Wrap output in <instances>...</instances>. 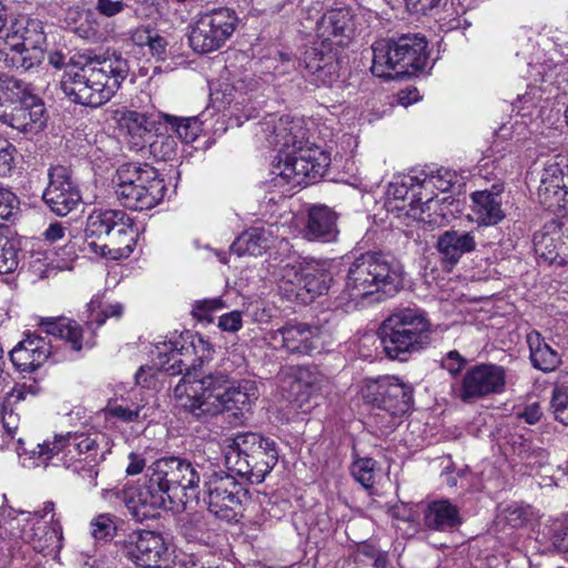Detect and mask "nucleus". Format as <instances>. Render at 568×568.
<instances>
[{"mask_svg":"<svg viewBox=\"0 0 568 568\" xmlns=\"http://www.w3.org/2000/svg\"><path fill=\"white\" fill-rule=\"evenodd\" d=\"M267 143L277 149L271 171L270 187L286 197L293 189L321 179L331 164V156L307 140L304 120L291 115H268L258 123Z\"/></svg>","mask_w":568,"mask_h":568,"instance_id":"obj_1","label":"nucleus"},{"mask_svg":"<svg viewBox=\"0 0 568 568\" xmlns=\"http://www.w3.org/2000/svg\"><path fill=\"white\" fill-rule=\"evenodd\" d=\"M204 474L205 464L175 456L159 458L148 467L143 485L123 493V501L139 521L154 518L161 509H184L197 497Z\"/></svg>","mask_w":568,"mask_h":568,"instance_id":"obj_2","label":"nucleus"},{"mask_svg":"<svg viewBox=\"0 0 568 568\" xmlns=\"http://www.w3.org/2000/svg\"><path fill=\"white\" fill-rule=\"evenodd\" d=\"M258 396L256 382L244 379L229 386V376L221 372L204 375L202 382L174 387L178 406L199 419L232 409L244 415Z\"/></svg>","mask_w":568,"mask_h":568,"instance_id":"obj_3","label":"nucleus"},{"mask_svg":"<svg viewBox=\"0 0 568 568\" xmlns=\"http://www.w3.org/2000/svg\"><path fill=\"white\" fill-rule=\"evenodd\" d=\"M128 74V61L116 52L89 55L81 68L64 72L61 90L72 102L98 108L116 93Z\"/></svg>","mask_w":568,"mask_h":568,"instance_id":"obj_4","label":"nucleus"},{"mask_svg":"<svg viewBox=\"0 0 568 568\" xmlns=\"http://www.w3.org/2000/svg\"><path fill=\"white\" fill-rule=\"evenodd\" d=\"M138 229L122 210H94L87 219L84 244L90 252L118 260L134 250Z\"/></svg>","mask_w":568,"mask_h":568,"instance_id":"obj_5","label":"nucleus"},{"mask_svg":"<svg viewBox=\"0 0 568 568\" xmlns=\"http://www.w3.org/2000/svg\"><path fill=\"white\" fill-rule=\"evenodd\" d=\"M427 41L418 34L374 42L372 73L379 78L403 79L422 72L428 62Z\"/></svg>","mask_w":568,"mask_h":568,"instance_id":"obj_6","label":"nucleus"},{"mask_svg":"<svg viewBox=\"0 0 568 568\" xmlns=\"http://www.w3.org/2000/svg\"><path fill=\"white\" fill-rule=\"evenodd\" d=\"M366 403L373 412L369 424L383 435L392 433L413 404V388L394 376L367 378L362 388Z\"/></svg>","mask_w":568,"mask_h":568,"instance_id":"obj_7","label":"nucleus"},{"mask_svg":"<svg viewBox=\"0 0 568 568\" xmlns=\"http://www.w3.org/2000/svg\"><path fill=\"white\" fill-rule=\"evenodd\" d=\"M277 460L275 442L252 432L234 435L225 455V464L231 471L255 484L264 480Z\"/></svg>","mask_w":568,"mask_h":568,"instance_id":"obj_8","label":"nucleus"},{"mask_svg":"<svg viewBox=\"0 0 568 568\" xmlns=\"http://www.w3.org/2000/svg\"><path fill=\"white\" fill-rule=\"evenodd\" d=\"M400 270L379 254L366 253L349 266L345 291L357 303L382 292L393 295L402 285Z\"/></svg>","mask_w":568,"mask_h":568,"instance_id":"obj_9","label":"nucleus"},{"mask_svg":"<svg viewBox=\"0 0 568 568\" xmlns=\"http://www.w3.org/2000/svg\"><path fill=\"white\" fill-rule=\"evenodd\" d=\"M203 500L216 518L237 523L251 503L250 491L235 477L213 464H205Z\"/></svg>","mask_w":568,"mask_h":568,"instance_id":"obj_10","label":"nucleus"},{"mask_svg":"<svg viewBox=\"0 0 568 568\" xmlns=\"http://www.w3.org/2000/svg\"><path fill=\"white\" fill-rule=\"evenodd\" d=\"M282 396L301 413H310L316 405L325 377L316 369L285 366L276 375Z\"/></svg>","mask_w":568,"mask_h":568,"instance_id":"obj_11","label":"nucleus"},{"mask_svg":"<svg viewBox=\"0 0 568 568\" xmlns=\"http://www.w3.org/2000/svg\"><path fill=\"white\" fill-rule=\"evenodd\" d=\"M239 23L236 12L217 8L201 14L189 33L191 48L199 53H209L222 48L232 37Z\"/></svg>","mask_w":568,"mask_h":568,"instance_id":"obj_12","label":"nucleus"},{"mask_svg":"<svg viewBox=\"0 0 568 568\" xmlns=\"http://www.w3.org/2000/svg\"><path fill=\"white\" fill-rule=\"evenodd\" d=\"M103 436L100 435H85V434H68L55 438L53 443H43L37 445V450L32 449L34 456L43 457L49 460L54 456L62 454L60 460L64 464V458L71 456L72 459L81 458L83 462H103L105 458V445ZM19 454H27L29 450L23 447L24 443L21 438L18 439Z\"/></svg>","mask_w":568,"mask_h":568,"instance_id":"obj_13","label":"nucleus"},{"mask_svg":"<svg viewBox=\"0 0 568 568\" xmlns=\"http://www.w3.org/2000/svg\"><path fill=\"white\" fill-rule=\"evenodd\" d=\"M429 322H383L378 328L381 343L390 359L406 361L407 355L429 344Z\"/></svg>","mask_w":568,"mask_h":568,"instance_id":"obj_14","label":"nucleus"},{"mask_svg":"<svg viewBox=\"0 0 568 568\" xmlns=\"http://www.w3.org/2000/svg\"><path fill=\"white\" fill-rule=\"evenodd\" d=\"M122 554L140 568H162L169 561V548L161 534L133 530L118 541Z\"/></svg>","mask_w":568,"mask_h":568,"instance_id":"obj_15","label":"nucleus"},{"mask_svg":"<svg viewBox=\"0 0 568 568\" xmlns=\"http://www.w3.org/2000/svg\"><path fill=\"white\" fill-rule=\"evenodd\" d=\"M539 203L554 213L568 209V154L549 158L538 187Z\"/></svg>","mask_w":568,"mask_h":568,"instance_id":"obj_16","label":"nucleus"},{"mask_svg":"<svg viewBox=\"0 0 568 568\" xmlns=\"http://www.w3.org/2000/svg\"><path fill=\"white\" fill-rule=\"evenodd\" d=\"M506 385V372L496 364H480L471 367L463 377L459 398L470 403L491 394L503 393Z\"/></svg>","mask_w":568,"mask_h":568,"instance_id":"obj_17","label":"nucleus"},{"mask_svg":"<svg viewBox=\"0 0 568 568\" xmlns=\"http://www.w3.org/2000/svg\"><path fill=\"white\" fill-rule=\"evenodd\" d=\"M194 348V341L191 342V347L184 345L178 347L176 343H171L169 352L159 353L154 366L158 371L171 376L184 374L176 386L202 382L203 377L197 378V372L203 367L205 355L196 357Z\"/></svg>","mask_w":568,"mask_h":568,"instance_id":"obj_18","label":"nucleus"},{"mask_svg":"<svg viewBox=\"0 0 568 568\" xmlns=\"http://www.w3.org/2000/svg\"><path fill=\"white\" fill-rule=\"evenodd\" d=\"M194 348V341L191 342V347L184 345L178 347L176 343H171L169 352L159 353L154 366L158 371L171 376L184 374L176 386L202 382L203 377L197 378V372L203 367L205 355L196 357Z\"/></svg>","mask_w":568,"mask_h":568,"instance_id":"obj_19","label":"nucleus"},{"mask_svg":"<svg viewBox=\"0 0 568 568\" xmlns=\"http://www.w3.org/2000/svg\"><path fill=\"white\" fill-rule=\"evenodd\" d=\"M300 67L316 85H329L338 79L339 65L334 49L317 39L304 49Z\"/></svg>","mask_w":568,"mask_h":568,"instance_id":"obj_20","label":"nucleus"},{"mask_svg":"<svg viewBox=\"0 0 568 568\" xmlns=\"http://www.w3.org/2000/svg\"><path fill=\"white\" fill-rule=\"evenodd\" d=\"M48 176L49 184L42 197L53 213L65 216L79 204L81 200L79 190L65 166L51 168Z\"/></svg>","mask_w":568,"mask_h":568,"instance_id":"obj_21","label":"nucleus"},{"mask_svg":"<svg viewBox=\"0 0 568 568\" xmlns=\"http://www.w3.org/2000/svg\"><path fill=\"white\" fill-rule=\"evenodd\" d=\"M353 14L347 8L325 12L316 23V39L328 47H345L354 36Z\"/></svg>","mask_w":568,"mask_h":568,"instance_id":"obj_22","label":"nucleus"},{"mask_svg":"<svg viewBox=\"0 0 568 568\" xmlns=\"http://www.w3.org/2000/svg\"><path fill=\"white\" fill-rule=\"evenodd\" d=\"M534 247L545 260L559 264L568 261V219L552 221L534 235Z\"/></svg>","mask_w":568,"mask_h":568,"instance_id":"obj_23","label":"nucleus"},{"mask_svg":"<svg viewBox=\"0 0 568 568\" xmlns=\"http://www.w3.org/2000/svg\"><path fill=\"white\" fill-rule=\"evenodd\" d=\"M0 121L24 133L41 131L47 122L44 104L36 94L12 111H0Z\"/></svg>","mask_w":568,"mask_h":568,"instance_id":"obj_24","label":"nucleus"},{"mask_svg":"<svg viewBox=\"0 0 568 568\" xmlns=\"http://www.w3.org/2000/svg\"><path fill=\"white\" fill-rule=\"evenodd\" d=\"M503 192L504 187L500 184H494L490 189L470 194L471 212L478 225L493 226L506 217Z\"/></svg>","mask_w":568,"mask_h":568,"instance_id":"obj_25","label":"nucleus"},{"mask_svg":"<svg viewBox=\"0 0 568 568\" xmlns=\"http://www.w3.org/2000/svg\"><path fill=\"white\" fill-rule=\"evenodd\" d=\"M462 524L460 509L448 499L433 500L423 508L422 525L427 530L452 532Z\"/></svg>","mask_w":568,"mask_h":568,"instance_id":"obj_26","label":"nucleus"},{"mask_svg":"<svg viewBox=\"0 0 568 568\" xmlns=\"http://www.w3.org/2000/svg\"><path fill=\"white\" fill-rule=\"evenodd\" d=\"M8 48L30 47L45 48L47 37L43 22L37 18L21 16L14 19L4 38Z\"/></svg>","mask_w":568,"mask_h":568,"instance_id":"obj_27","label":"nucleus"},{"mask_svg":"<svg viewBox=\"0 0 568 568\" xmlns=\"http://www.w3.org/2000/svg\"><path fill=\"white\" fill-rule=\"evenodd\" d=\"M49 357V348L44 339L34 334H28L11 352L10 359L14 367L22 373H31L39 368Z\"/></svg>","mask_w":568,"mask_h":568,"instance_id":"obj_28","label":"nucleus"},{"mask_svg":"<svg viewBox=\"0 0 568 568\" xmlns=\"http://www.w3.org/2000/svg\"><path fill=\"white\" fill-rule=\"evenodd\" d=\"M114 190L123 206L133 211H143L150 210L161 202L165 193V184L128 185Z\"/></svg>","mask_w":568,"mask_h":568,"instance_id":"obj_29","label":"nucleus"},{"mask_svg":"<svg viewBox=\"0 0 568 568\" xmlns=\"http://www.w3.org/2000/svg\"><path fill=\"white\" fill-rule=\"evenodd\" d=\"M21 537L36 551L45 556L55 555L62 548V527L60 521H53L51 526L47 523L34 524L29 529H23Z\"/></svg>","mask_w":568,"mask_h":568,"instance_id":"obj_30","label":"nucleus"},{"mask_svg":"<svg viewBox=\"0 0 568 568\" xmlns=\"http://www.w3.org/2000/svg\"><path fill=\"white\" fill-rule=\"evenodd\" d=\"M437 248L445 262L455 265L464 254L476 250L475 235L473 232L445 231L437 240Z\"/></svg>","mask_w":568,"mask_h":568,"instance_id":"obj_31","label":"nucleus"},{"mask_svg":"<svg viewBox=\"0 0 568 568\" xmlns=\"http://www.w3.org/2000/svg\"><path fill=\"white\" fill-rule=\"evenodd\" d=\"M282 336L283 346L291 351L311 352L318 348L320 327L305 322H295L277 329Z\"/></svg>","mask_w":568,"mask_h":568,"instance_id":"obj_32","label":"nucleus"},{"mask_svg":"<svg viewBox=\"0 0 568 568\" xmlns=\"http://www.w3.org/2000/svg\"><path fill=\"white\" fill-rule=\"evenodd\" d=\"M114 189L125 187L128 185H143V184H155L164 183L159 176L158 171L146 164L140 162L123 163L116 170L113 178Z\"/></svg>","mask_w":568,"mask_h":568,"instance_id":"obj_33","label":"nucleus"},{"mask_svg":"<svg viewBox=\"0 0 568 568\" xmlns=\"http://www.w3.org/2000/svg\"><path fill=\"white\" fill-rule=\"evenodd\" d=\"M307 234L314 240L332 242L337 236L336 215L326 206H315L310 210Z\"/></svg>","mask_w":568,"mask_h":568,"instance_id":"obj_34","label":"nucleus"},{"mask_svg":"<svg viewBox=\"0 0 568 568\" xmlns=\"http://www.w3.org/2000/svg\"><path fill=\"white\" fill-rule=\"evenodd\" d=\"M45 48H8L0 50V60L8 68L21 71H30L41 64L44 59Z\"/></svg>","mask_w":568,"mask_h":568,"instance_id":"obj_35","label":"nucleus"},{"mask_svg":"<svg viewBox=\"0 0 568 568\" xmlns=\"http://www.w3.org/2000/svg\"><path fill=\"white\" fill-rule=\"evenodd\" d=\"M119 123L121 129L125 130L126 134L131 138L133 148L136 150L144 148L151 138L152 131V123L145 114L126 110L121 114Z\"/></svg>","mask_w":568,"mask_h":568,"instance_id":"obj_36","label":"nucleus"},{"mask_svg":"<svg viewBox=\"0 0 568 568\" xmlns=\"http://www.w3.org/2000/svg\"><path fill=\"white\" fill-rule=\"evenodd\" d=\"M32 94L29 84L22 80L7 74L0 75V111H12Z\"/></svg>","mask_w":568,"mask_h":568,"instance_id":"obj_37","label":"nucleus"},{"mask_svg":"<svg viewBox=\"0 0 568 568\" xmlns=\"http://www.w3.org/2000/svg\"><path fill=\"white\" fill-rule=\"evenodd\" d=\"M271 243V233L265 229L253 227L243 232L231 245V251L239 256L262 255Z\"/></svg>","mask_w":568,"mask_h":568,"instance_id":"obj_38","label":"nucleus"},{"mask_svg":"<svg viewBox=\"0 0 568 568\" xmlns=\"http://www.w3.org/2000/svg\"><path fill=\"white\" fill-rule=\"evenodd\" d=\"M527 343L530 349V361L535 368L542 372H552L560 364L558 353L545 343L538 332L529 333Z\"/></svg>","mask_w":568,"mask_h":568,"instance_id":"obj_39","label":"nucleus"},{"mask_svg":"<svg viewBox=\"0 0 568 568\" xmlns=\"http://www.w3.org/2000/svg\"><path fill=\"white\" fill-rule=\"evenodd\" d=\"M332 281L331 275L325 270L317 265L306 264L304 268V277L301 286L303 293L302 300H306L305 294L308 295L310 300L315 298L328 291L329 282Z\"/></svg>","mask_w":568,"mask_h":568,"instance_id":"obj_40","label":"nucleus"},{"mask_svg":"<svg viewBox=\"0 0 568 568\" xmlns=\"http://www.w3.org/2000/svg\"><path fill=\"white\" fill-rule=\"evenodd\" d=\"M39 326L41 332L65 339L74 349H81L83 332L79 322H39Z\"/></svg>","mask_w":568,"mask_h":568,"instance_id":"obj_41","label":"nucleus"},{"mask_svg":"<svg viewBox=\"0 0 568 568\" xmlns=\"http://www.w3.org/2000/svg\"><path fill=\"white\" fill-rule=\"evenodd\" d=\"M224 308L225 304L221 297L205 298L195 302L191 315L194 320H213L214 316H217L219 320H241V313L239 311L217 315V313Z\"/></svg>","mask_w":568,"mask_h":568,"instance_id":"obj_42","label":"nucleus"},{"mask_svg":"<svg viewBox=\"0 0 568 568\" xmlns=\"http://www.w3.org/2000/svg\"><path fill=\"white\" fill-rule=\"evenodd\" d=\"M161 118L171 125L179 139L184 143H192L202 132V122L197 116H175L163 113Z\"/></svg>","mask_w":568,"mask_h":568,"instance_id":"obj_43","label":"nucleus"},{"mask_svg":"<svg viewBox=\"0 0 568 568\" xmlns=\"http://www.w3.org/2000/svg\"><path fill=\"white\" fill-rule=\"evenodd\" d=\"M123 305L105 298L104 295H95L88 304V316L93 320H108L123 316Z\"/></svg>","mask_w":568,"mask_h":568,"instance_id":"obj_44","label":"nucleus"},{"mask_svg":"<svg viewBox=\"0 0 568 568\" xmlns=\"http://www.w3.org/2000/svg\"><path fill=\"white\" fill-rule=\"evenodd\" d=\"M303 264H287L282 270L281 288L290 295L303 297L301 286L304 277Z\"/></svg>","mask_w":568,"mask_h":568,"instance_id":"obj_45","label":"nucleus"},{"mask_svg":"<svg viewBox=\"0 0 568 568\" xmlns=\"http://www.w3.org/2000/svg\"><path fill=\"white\" fill-rule=\"evenodd\" d=\"M144 408L143 404L132 403L131 405L110 400L105 406V414L110 417L116 418L124 423L136 422L140 418L141 410Z\"/></svg>","mask_w":568,"mask_h":568,"instance_id":"obj_46","label":"nucleus"},{"mask_svg":"<svg viewBox=\"0 0 568 568\" xmlns=\"http://www.w3.org/2000/svg\"><path fill=\"white\" fill-rule=\"evenodd\" d=\"M354 479L365 488H372L375 484L376 462L373 458L356 459L351 467Z\"/></svg>","mask_w":568,"mask_h":568,"instance_id":"obj_47","label":"nucleus"},{"mask_svg":"<svg viewBox=\"0 0 568 568\" xmlns=\"http://www.w3.org/2000/svg\"><path fill=\"white\" fill-rule=\"evenodd\" d=\"M101 462H83L81 458L72 459L71 456H68V458H64V464L62 465L87 480L90 486L97 487V477L99 475L98 465Z\"/></svg>","mask_w":568,"mask_h":568,"instance_id":"obj_48","label":"nucleus"},{"mask_svg":"<svg viewBox=\"0 0 568 568\" xmlns=\"http://www.w3.org/2000/svg\"><path fill=\"white\" fill-rule=\"evenodd\" d=\"M18 263L16 244L0 231V273L8 274L13 272Z\"/></svg>","mask_w":568,"mask_h":568,"instance_id":"obj_49","label":"nucleus"},{"mask_svg":"<svg viewBox=\"0 0 568 568\" xmlns=\"http://www.w3.org/2000/svg\"><path fill=\"white\" fill-rule=\"evenodd\" d=\"M531 515L530 507L524 506L517 503H514L507 506L500 513V518L508 525L510 528H521L524 527L529 517Z\"/></svg>","mask_w":568,"mask_h":568,"instance_id":"obj_50","label":"nucleus"},{"mask_svg":"<svg viewBox=\"0 0 568 568\" xmlns=\"http://www.w3.org/2000/svg\"><path fill=\"white\" fill-rule=\"evenodd\" d=\"M178 144L170 135H159L150 142V152L154 158L169 161L176 155Z\"/></svg>","mask_w":568,"mask_h":568,"instance_id":"obj_51","label":"nucleus"},{"mask_svg":"<svg viewBox=\"0 0 568 568\" xmlns=\"http://www.w3.org/2000/svg\"><path fill=\"white\" fill-rule=\"evenodd\" d=\"M116 527L109 514H101L91 521V534L97 540H108L115 534Z\"/></svg>","mask_w":568,"mask_h":568,"instance_id":"obj_52","label":"nucleus"},{"mask_svg":"<svg viewBox=\"0 0 568 568\" xmlns=\"http://www.w3.org/2000/svg\"><path fill=\"white\" fill-rule=\"evenodd\" d=\"M549 538L556 550L568 551V515L551 525L549 528Z\"/></svg>","mask_w":568,"mask_h":568,"instance_id":"obj_53","label":"nucleus"},{"mask_svg":"<svg viewBox=\"0 0 568 568\" xmlns=\"http://www.w3.org/2000/svg\"><path fill=\"white\" fill-rule=\"evenodd\" d=\"M551 407L555 418L568 425V388H556L551 397Z\"/></svg>","mask_w":568,"mask_h":568,"instance_id":"obj_54","label":"nucleus"},{"mask_svg":"<svg viewBox=\"0 0 568 568\" xmlns=\"http://www.w3.org/2000/svg\"><path fill=\"white\" fill-rule=\"evenodd\" d=\"M20 515L26 516L23 520L30 524L31 526H33L34 524L38 525V523H43L42 519H44L48 515H51L52 525L53 521H59V519H54L53 501H45L40 509L34 510L33 513L20 511Z\"/></svg>","mask_w":568,"mask_h":568,"instance_id":"obj_55","label":"nucleus"},{"mask_svg":"<svg viewBox=\"0 0 568 568\" xmlns=\"http://www.w3.org/2000/svg\"><path fill=\"white\" fill-rule=\"evenodd\" d=\"M20 515L26 516L23 520L30 524L31 526H33L34 524L38 525V523H43L42 519H44L48 515H51L52 525L53 521H59V519H54L53 501H45L40 509L34 510L33 513L20 511Z\"/></svg>","mask_w":568,"mask_h":568,"instance_id":"obj_56","label":"nucleus"},{"mask_svg":"<svg viewBox=\"0 0 568 568\" xmlns=\"http://www.w3.org/2000/svg\"><path fill=\"white\" fill-rule=\"evenodd\" d=\"M17 196L9 190L0 187V219L8 220L18 207Z\"/></svg>","mask_w":568,"mask_h":568,"instance_id":"obj_57","label":"nucleus"},{"mask_svg":"<svg viewBox=\"0 0 568 568\" xmlns=\"http://www.w3.org/2000/svg\"><path fill=\"white\" fill-rule=\"evenodd\" d=\"M414 178L406 176L400 182H393L388 185L387 196L394 200H406L409 189L414 186Z\"/></svg>","mask_w":568,"mask_h":568,"instance_id":"obj_58","label":"nucleus"},{"mask_svg":"<svg viewBox=\"0 0 568 568\" xmlns=\"http://www.w3.org/2000/svg\"><path fill=\"white\" fill-rule=\"evenodd\" d=\"M128 7L122 0H97L95 10L103 17L112 18L121 12Z\"/></svg>","mask_w":568,"mask_h":568,"instance_id":"obj_59","label":"nucleus"},{"mask_svg":"<svg viewBox=\"0 0 568 568\" xmlns=\"http://www.w3.org/2000/svg\"><path fill=\"white\" fill-rule=\"evenodd\" d=\"M465 364V358L457 351L448 352L442 361V367L447 369L452 375L458 374Z\"/></svg>","mask_w":568,"mask_h":568,"instance_id":"obj_60","label":"nucleus"},{"mask_svg":"<svg viewBox=\"0 0 568 568\" xmlns=\"http://www.w3.org/2000/svg\"><path fill=\"white\" fill-rule=\"evenodd\" d=\"M13 148L7 143H0V176L8 175L12 170Z\"/></svg>","mask_w":568,"mask_h":568,"instance_id":"obj_61","label":"nucleus"},{"mask_svg":"<svg viewBox=\"0 0 568 568\" xmlns=\"http://www.w3.org/2000/svg\"><path fill=\"white\" fill-rule=\"evenodd\" d=\"M405 2L412 13L426 14L437 7L440 0H405Z\"/></svg>","mask_w":568,"mask_h":568,"instance_id":"obj_62","label":"nucleus"},{"mask_svg":"<svg viewBox=\"0 0 568 568\" xmlns=\"http://www.w3.org/2000/svg\"><path fill=\"white\" fill-rule=\"evenodd\" d=\"M542 412L538 403L527 405L523 412L518 414V417L524 419L529 425H535L540 420Z\"/></svg>","mask_w":568,"mask_h":568,"instance_id":"obj_63","label":"nucleus"},{"mask_svg":"<svg viewBox=\"0 0 568 568\" xmlns=\"http://www.w3.org/2000/svg\"><path fill=\"white\" fill-rule=\"evenodd\" d=\"M156 367L153 366H141L135 374V382L142 387L150 388L154 383Z\"/></svg>","mask_w":568,"mask_h":568,"instance_id":"obj_64","label":"nucleus"}]
</instances>
